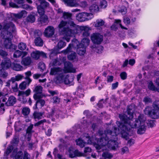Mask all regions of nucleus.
I'll return each mask as SVG.
<instances>
[{
  "instance_id": "nucleus-37",
  "label": "nucleus",
  "mask_w": 159,
  "mask_h": 159,
  "mask_svg": "<svg viewBox=\"0 0 159 159\" xmlns=\"http://www.w3.org/2000/svg\"><path fill=\"white\" fill-rule=\"evenodd\" d=\"M30 111V108L27 107H24L22 110V113L25 116H28Z\"/></svg>"
},
{
  "instance_id": "nucleus-3",
  "label": "nucleus",
  "mask_w": 159,
  "mask_h": 159,
  "mask_svg": "<svg viewBox=\"0 0 159 159\" xmlns=\"http://www.w3.org/2000/svg\"><path fill=\"white\" fill-rule=\"evenodd\" d=\"M117 129L115 127L113 131L110 129H107L104 131L105 137L99 139L98 143L102 146L107 145L109 148L114 149L117 146V140L118 138L116 133Z\"/></svg>"
},
{
  "instance_id": "nucleus-40",
  "label": "nucleus",
  "mask_w": 159,
  "mask_h": 159,
  "mask_svg": "<svg viewBox=\"0 0 159 159\" xmlns=\"http://www.w3.org/2000/svg\"><path fill=\"white\" fill-rule=\"evenodd\" d=\"M26 20L28 22L33 23L35 21V18L34 15H30L27 16Z\"/></svg>"
},
{
  "instance_id": "nucleus-35",
  "label": "nucleus",
  "mask_w": 159,
  "mask_h": 159,
  "mask_svg": "<svg viewBox=\"0 0 159 159\" xmlns=\"http://www.w3.org/2000/svg\"><path fill=\"white\" fill-rule=\"evenodd\" d=\"M152 110L151 107L148 106L144 110V112L145 114L151 117V115H152Z\"/></svg>"
},
{
  "instance_id": "nucleus-15",
  "label": "nucleus",
  "mask_w": 159,
  "mask_h": 159,
  "mask_svg": "<svg viewBox=\"0 0 159 159\" xmlns=\"http://www.w3.org/2000/svg\"><path fill=\"white\" fill-rule=\"evenodd\" d=\"M144 121L143 123H141L139 125H138L135 128H136L138 127L139 126V128L138 129L137 133L139 134H142L144 133L146 129V126L145 125ZM132 128V127H131Z\"/></svg>"
},
{
  "instance_id": "nucleus-22",
  "label": "nucleus",
  "mask_w": 159,
  "mask_h": 159,
  "mask_svg": "<svg viewBox=\"0 0 159 159\" xmlns=\"http://www.w3.org/2000/svg\"><path fill=\"white\" fill-rule=\"evenodd\" d=\"M32 62L31 58L30 57H27L23 58L21 61V64L24 66L30 65Z\"/></svg>"
},
{
  "instance_id": "nucleus-42",
  "label": "nucleus",
  "mask_w": 159,
  "mask_h": 159,
  "mask_svg": "<svg viewBox=\"0 0 159 159\" xmlns=\"http://www.w3.org/2000/svg\"><path fill=\"white\" fill-rule=\"evenodd\" d=\"M76 54L75 52H73L69 55L67 56L68 59L70 60H73L75 59L76 57Z\"/></svg>"
},
{
  "instance_id": "nucleus-55",
  "label": "nucleus",
  "mask_w": 159,
  "mask_h": 159,
  "mask_svg": "<svg viewBox=\"0 0 159 159\" xmlns=\"http://www.w3.org/2000/svg\"><path fill=\"white\" fill-rule=\"evenodd\" d=\"M22 8L26 10H31L33 9V7L27 4L22 5L21 6Z\"/></svg>"
},
{
  "instance_id": "nucleus-53",
  "label": "nucleus",
  "mask_w": 159,
  "mask_h": 159,
  "mask_svg": "<svg viewBox=\"0 0 159 159\" xmlns=\"http://www.w3.org/2000/svg\"><path fill=\"white\" fill-rule=\"evenodd\" d=\"M52 99L53 102L55 104L59 103L60 100V98L57 96H54Z\"/></svg>"
},
{
  "instance_id": "nucleus-62",
  "label": "nucleus",
  "mask_w": 159,
  "mask_h": 159,
  "mask_svg": "<svg viewBox=\"0 0 159 159\" xmlns=\"http://www.w3.org/2000/svg\"><path fill=\"white\" fill-rule=\"evenodd\" d=\"M123 21L126 25H128L130 23V20L129 18L124 16L123 19Z\"/></svg>"
},
{
  "instance_id": "nucleus-39",
  "label": "nucleus",
  "mask_w": 159,
  "mask_h": 159,
  "mask_svg": "<svg viewBox=\"0 0 159 159\" xmlns=\"http://www.w3.org/2000/svg\"><path fill=\"white\" fill-rule=\"evenodd\" d=\"M16 80L14 79V77H12L10 80L6 82V86L7 87H9L11 84L12 85L16 83Z\"/></svg>"
},
{
  "instance_id": "nucleus-9",
  "label": "nucleus",
  "mask_w": 159,
  "mask_h": 159,
  "mask_svg": "<svg viewBox=\"0 0 159 159\" xmlns=\"http://www.w3.org/2000/svg\"><path fill=\"white\" fill-rule=\"evenodd\" d=\"M64 73H75L76 71L75 69L73 68L72 64L69 61L66 62L64 63Z\"/></svg>"
},
{
  "instance_id": "nucleus-52",
  "label": "nucleus",
  "mask_w": 159,
  "mask_h": 159,
  "mask_svg": "<svg viewBox=\"0 0 159 159\" xmlns=\"http://www.w3.org/2000/svg\"><path fill=\"white\" fill-rule=\"evenodd\" d=\"M40 2V6H41V7H46L49 6V3L45 1V0H43L41 1Z\"/></svg>"
},
{
  "instance_id": "nucleus-4",
  "label": "nucleus",
  "mask_w": 159,
  "mask_h": 159,
  "mask_svg": "<svg viewBox=\"0 0 159 159\" xmlns=\"http://www.w3.org/2000/svg\"><path fill=\"white\" fill-rule=\"evenodd\" d=\"M67 24L66 21L62 20L61 21L58 25L59 29L60 34L61 35H63L62 37L63 39H65L67 42H69L70 39V37L72 36V34H70V33H71L73 29H70L68 27H65Z\"/></svg>"
},
{
  "instance_id": "nucleus-27",
  "label": "nucleus",
  "mask_w": 159,
  "mask_h": 159,
  "mask_svg": "<svg viewBox=\"0 0 159 159\" xmlns=\"http://www.w3.org/2000/svg\"><path fill=\"white\" fill-rule=\"evenodd\" d=\"M39 20L41 24H46L48 22V18L47 16L45 15L41 16Z\"/></svg>"
},
{
  "instance_id": "nucleus-50",
  "label": "nucleus",
  "mask_w": 159,
  "mask_h": 159,
  "mask_svg": "<svg viewBox=\"0 0 159 159\" xmlns=\"http://www.w3.org/2000/svg\"><path fill=\"white\" fill-rule=\"evenodd\" d=\"M22 159H30V155L26 151H24Z\"/></svg>"
},
{
  "instance_id": "nucleus-51",
  "label": "nucleus",
  "mask_w": 159,
  "mask_h": 159,
  "mask_svg": "<svg viewBox=\"0 0 159 159\" xmlns=\"http://www.w3.org/2000/svg\"><path fill=\"white\" fill-rule=\"evenodd\" d=\"M120 76L122 80H125L127 79V74L126 72L123 71L120 74Z\"/></svg>"
},
{
  "instance_id": "nucleus-1",
  "label": "nucleus",
  "mask_w": 159,
  "mask_h": 159,
  "mask_svg": "<svg viewBox=\"0 0 159 159\" xmlns=\"http://www.w3.org/2000/svg\"><path fill=\"white\" fill-rule=\"evenodd\" d=\"M135 110L134 105H130L128 107L127 112L129 116L124 115H120V131L122 138L126 140L128 139L129 134L128 132L130 129V127L135 128L139 125L141 123H143L146 120V118L143 114H140L138 116L137 119L134 120H132L133 118V113Z\"/></svg>"
},
{
  "instance_id": "nucleus-14",
  "label": "nucleus",
  "mask_w": 159,
  "mask_h": 159,
  "mask_svg": "<svg viewBox=\"0 0 159 159\" xmlns=\"http://www.w3.org/2000/svg\"><path fill=\"white\" fill-rule=\"evenodd\" d=\"M43 95L41 96L40 97H38V98L37 99H34L36 101L33 107V109L34 110H35L37 109V104L38 103H39L40 104V106L41 107L44 106L45 104V102L44 100L42 99L43 97Z\"/></svg>"
},
{
  "instance_id": "nucleus-63",
  "label": "nucleus",
  "mask_w": 159,
  "mask_h": 159,
  "mask_svg": "<svg viewBox=\"0 0 159 159\" xmlns=\"http://www.w3.org/2000/svg\"><path fill=\"white\" fill-rule=\"evenodd\" d=\"M121 152L122 154L125 153H127L129 152V150L128 148L127 147H125L121 149Z\"/></svg>"
},
{
  "instance_id": "nucleus-6",
  "label": "nucleus",
  "mask_w": 159,
  "mask_h": 159,
  "mask_svg": "<svg viewBox=\"0 0 159 159\" xmlns=\"http://www.w3.org/2000/svg\"><path fill=\"white\" fill-rule=\"evenodd\" d=\"M63 69L58 67H54L52 68L50 72L51 75H56V79L57 80L62 81L64 77Z\"/></svg>"
},
{
  "instance_id": "nucleus-23",
  "label": "nucleus",
  "mask_w": 159,
  "mask_h": 159,
  "mask_svg": "<svg viewBox=\"0 0 159 159\" xmlns=\"http://www.w3.org/2000/svg\"><path fill=\"white\" fill-rule=\"evenodd\" d=\"M90 42L89 39L87 38H84L82 40L81 43L79 44L80 47H86L89 45Z\"/></svg>"
},
{
  "instance_id": "nucleus-30",
  "label": "nucleus",
  "mask_w": 159,
  "mask_h": 159,
  "mask_svg": "<svg viewBox=\"0 0 159 159\" xmlns=\"http://www.w3.org/2000/svg\"><path fill=\"white\" fill-rule=\"evenodd\" d=\"M148 87L149 89L152 91H159V88H156L151 81L149 82Z\"/></svg>"
},
{
  "instance_id": "nucleus-49",
  "label": "nucleus",
  "mask_w": 159,
  "mask_h": 159,
  "mask_svg": "<svg viewBox=\"0 0 159 159\" xmlns=\"http://www.w3.org/2000/svg\"><path fill=\"white\" fill-rule=\"evenodd\" d=\"M73 45L72 44L70 43L66 49L63 51L64 53L66 54L70 52L71 50V47Z\"/></svg>"
},
{
  "instance_id": "nucleus-20",
  "label": "nucleus",
  "mask_w": 159,
  "mask_h": 159,
  "mask_svg": "<svg viewBox=\"0 0 159 159\" xmlns=\"http://www.w3.org/2000/svg\"><path fill=\"white\" fill-rule=\"evenodd\" d=\"M11 67L13 70L17 71L21 70L23 69V66L15 61L12 63Z\"/></svg>"
},
{
  "instance_id": "nucleus-17",
  "label": "nucleus",
  "mask_w": 159,
  "mask_h": 159,
  "mask_svg": "<svg viewBox=\"0 0 159 159\" xmlns=\"http://www.w3.org/2000/svg\"><path fill=\"white\" fill-rule=\"evenodd\" d=\"M69 155L70 157L73 158L76 157L82 156L84 154L80 152L78 150H75L74 151H70Z\"/></svg>"
},
{
  "instance_id": "nucleus-56",
  "label": "nucleus",
  "mask_w": 159,
  "mask_h": 159,
  "mask_svg": "<svg viewBox=\"0 0 159 159\" xmlns=\"http://www.w3.org/2000/svg\"><path fill=\"white\" fill-rule=\"evenodd\" d=\"M46 122V120L45 119L41 120L35 123L34 124V126H38L40 125H43L44 123Z\"/></svg>"
},
{
  "instance_id": "nucleus-29",
  "label": "nucleus",
  "mask_w": 159,
  "mask_h": 159,
  "mask_svg": "<svg viewBox=\"0 0 159 159\" xmlns=\"http://www.w3.org/2000/svg\"><path fill=\"white\" fill-rule=\"evenodd\" d=\"M119 25V20H115L114 24L111 27V30L116 31Z\"/></svg>"
},
{
  "instance_id": "nucleus-38",
  "label": "nucleus",
  "mask_w": 159,
  "mask_h": 159,
  "mask_svg": "<svg viewBox=\"0 0 159 159\" xmlns=\"http://www.w3.org/2000/svg\"><path fill=\"white\" fill-rule=\"evenodd\" d=\"M33 124H31L28 127L26 130V134H32V133L34 132V131L32 130L33 128Z\"/></svg>"
},
{
  "instance_id": "nucleus-33",
  "label": "nucleus",
  "mask_w": 159,
  "mask_h": 159,
  "mask_svg": "<svg viewBox=\"0 0 159 159\" xmlns=\"http://www.w3.org/2000/svg\"><path fill=\"white\" fill-rule=\"evenodd\" d=\"M76 143L77 145L79 146L80 147L82 148L84 147L85 144L86 143L84 142L82 139L80 138H79L78 139L76 140Z\"/></svg>"
},
{
  "instance_id": "nucleus-18",
  "label": "nucleus",
  "mask_w": 159,
  "mask_h": 159,
  "mask_svg": "<svg viewBox=\"0 0 159 159\" xmlns=\"http://www.w3.org/2000/svg\"><path fill=\"white\" fill-rule=\"evenodd\" d=\"M16 98L13 96H10L7 102L5 103L7 106H12L16 103Z\"/></svg>"
},
{
  "instance_id": "nucleus-2",
  "label": "nucleus",
  "mask_w": 159,
  "mask_h": 159,
  "mask_svg": "<svg viewBox=\"0 0 159 159\" xmlns=\"http://www.w3.org/2000/svg\"><path fill=\"white\" fill-rule=\"evenodd\" d=\"M16 31V28L15 25L12 22L6 23L3 25L1 36L4 39V45L5 48L8 49L10 51L15 50L16 46L11 43V40L13 37L12 33Z\"/></svg>"
},
{
  "instance_id": "nucleus-8",
  "label": "nucleus",
  "mask_w": 159,
  "mask_h": 159,
  "mask_svg": "<svg viewBox=\"0 0 159 159\" xmlns=\"http://www.w3.org/2000/svg\"><path fill=\"white\" fill-rule=\"evenodd\" d=\"M103 36L98 33H94L91 35V39L94 44H100L103 40Z\"/></svg>"
},
{
  "instance_id": "nucleus-57",
  "label": "nucleus",
  "mask_w": 159,
  "mask_h": 159,
  "mask_svg": "<svg viewBox=\"0 0 159 159\" xmlns=\"http://www.w3.org/2000/svg\"><path fill=\"white\" fill-rule=\"evenodd\" d=\"M42 33L40 30H36L34 31V36L35 38L36 37H40Z\"/></svg>"
},
{
  "instance_id": "nucleus-46",
  "label": "nucleus",
  "mask_w": 159,
  "mask_h": 159,
  "mask_svg": "<svg viewBox=\"0 0 159 159\" xmlns=\"http://www.w3.org/2000/svg\"><path fill=\"white\" fill-rule=\"evenodd\" d=\"M66 43L60 40L58 43V48L60 49H61L66 46Z\"/></svg>"
},
{
  "instance_id": "nucleus-36",
  "label": "nucleus",
  "mask_w": 159,
  "mask_h": 159,
  "mask_svg": "<svg viewBox=\"0 0 159 159\" xmlns=\"http://www.w3.org/2000/svg\"><path fill=\"white\" fill-rule=\"evenodd\" d=\"M72 14L71 13L68 12H64L63 13L62 17L65 19H70L71 18Z\"/></svg>"
},
{
  "instance_id": "nucleus-34",
  "label": "nucleus",
  "mask_w": 159,
  "mask_h": 159,
  "mask_svg": "<svg viewBox=\"0 0 159 159\" xmlns=\"http://www.w3.org/2000/svg\"><path fill=\"white\" fill-rule=\"evenodd\" d=\"M152 110L151 107L148 106L144 110V112L145 114L151 117V115H152Z\"/></svg>"
},
{
  "instance_id": "nucleus-12",
  "label": "nucleus",
  "mask_w": 159,
  "mask_h": 159,
  "mask_svg": "<svg viewBox=\"0 0 159 159\" xmlns=\"http://www.w3.org/2000/svg\"><path fill=\"white\" fill-rule=\"evenodd\" d=\"M54 27L51 26H49L45 29L44 32V35L46 37H51L54 35Z\"/></svg>"
},
{
  "instance_id": "nucleus-54",
  "label": "nucleus",
  "mask_w": 159,
  "mask_h": 159,
  "mask_svg": "<svg viewBox=\"0 0 159 159\" xmlns=\"http://www.w3.org/2000/svg\"><path fill=\"white\" fill-rule=\"evenodd\" d=\"M127 12V9L126 7L124 6H121L120 9V12L123 15L126 14Z\"/></svg>"
},
{
  "instance_id": "nucleus-5",
  "label": "nucleus",
  "mask_w": 159,
  "mask_h": 159,
  "mask_svg": "<svg viewBox=\"0 0 159 159\" xmlns=\"http://www.w3.org/2000/svg\"><path fill=\"white\" fill-rule=\"evenodd\" d=\"M90 28L87 26H80L79 29L74 28L71 33H70V34H72V36L75 34H78L80 35V33L82 36L84 38H87L90 35Z\"/></svg>"
},
{
  "instance_id": "nucleus-48",
  "label": "nucleus",
  "mask_w": 159,
  "mask_h": 159,
  "mask_svg": "<svg viewBox=\"0 0 159 159\" xmlns=\"http://www.w3.org/2000/svg\"><path fill=\"white\" fill-rule=\"evenodd\" d=\"M22 52L17 50L13 54V57L18 58L20 57L22 54Z\"/></svg>"
},
{
  "instance_id": "nucleus-28",
  "label": "nucleus",
  "mask_w": 159,
  "mask_h": 159,
  "mask_svg": "<svg viewBox=\"0 0 159 159\" xmlns=\"http://www.w3.org/2000/svg\"><path fill=\"white\" fill-rule=\"evenodd\" d=\"M105 22L102 19H98L94 22V25L96 27H100L104 25Z\"/></svg>"
},
{
  "instance_id": "nucleus-64",
  "label": "nucleus",
  "mask_w": 159,
  "mask_h": 159,
  "mask_svg": "<svg viewBox=\"0 0 159 159\" xmlns=\"http://www.w3.org/2000/svg\"><path fill=\"white\" fill-rule=\"evenodd\" d=\"M147 123L148 126L151 128L153 127L155 125L153 121L152 120L149 121Z\"/></svg>"
},
{
  "instance_id": "nucleus-13",
  "label": "nucleus",
  "mask_w": 159,
  "mask_h": 159,
  "mask_svg": "<svg viewBox=\"0 0 159 159\" xmlns=\"http://www.w3.org/2000/svg\"><path fill=\"white\" fill-rule=\"evenodd\" d=\"M31 55V57L35 60H38L41 56L43 57H46L45 53L43 52H40L39 51L33 52Z\"/></svg>"
},
{
  "instance_id": "nucleus-11",
  "label": "nucleus",
  "mask_w": 159,
  "mask_h": 159,
  "mask_svg": "<svg viewBox=\"0 0 159 159\" xmlns=\"http://www.w3.org/2000/svg\"><path fill=\"white\" fill-rule=\"evenodd\" d=\"M42 87L40 85H37L34 87L33 91L35 93L34 94L33 98L34 99H36L38 97L40 98L41 96H43L42 93Z\"/></svg>"
},
{
  "instance_id": "nucleus-59",
  "label": "nucleus",
  "mask_w": 159,
  "mask_h": 159,
  "mask_svg": "<svg viewBox=\"0 0 159 159\" xmlns=\"http://www.w3.org/2000/svg\"><path fill=\"white\" fill-rule=\"evenodd\" d=\"M100 6L102 8H105L107 6V2L105 0H103L100 2Z\"/></svg>"
},
{
  "instance_id": "nucleus-58",
  "label": "nucleus",
  "mask_w": 159,
  "mask_h": 159,
  "mask_svg": "<svg viewBox=\"0 0 159 159\" xmlns=\"http://www.w3.org/2000/svg\"><path fill=\"white\" fill-rule=\"evenodd\" d=\"M26 87V83L25 82H23L20 84L19 88L21 90L25 89Z\"/></svg>"
},
{
  "instance_id": "nucleus-7",
  "label": "nucleus",
  "mask_w": 159,
  "mask_h": 159,
  "mask_svg": "<svg viewBox=\"0 0 159 159\" xmlns=\"http://www.w3.org/2000/svg\"><path fill=\"white\" fill-rule=\"evenodd\" d=\"M93 17L92 13L83 12L77 14L76 16V19L80 21L83 22L91 20Z\"/></svg>"
},
{
  "instance_id": "nucleus-44",
  "label": "nucleus",
  "mask_w": 159,
  "mask_h": 159,
  "mask_svg": "<svg viewBox=\"0 0 159 159\" xmlns=\"http://www.w3.org/2000/svg\"><path fill=\"white\" fill-rule=\"evenodd\" d=\"M0 55L2 57V58H7V57L8 55V53L2 49L0 50Z\"/></svg>"
},
{
  "instance_id": "nucleus-32",
  "label": "nucleus",
  "mask_w": 159,
  "mask_h": 159,
  "mask_svg": "<svg viewBox=\"0 0 159 159\" xmlns=\"http://www.w3.org/2000/svg\"><path fill=\"white\" fill-rule=\"evenodd\" d=\"M89 10L91 12H97L99 10V7L97 5L93 4L90 7Z\"/></svg>"
},
{
  "instance_id": "nucleus-45",
  "label": "nucleus",
  "mask_w": 159,
  "mask_h": 159,
  "mask_svg": "<svg viewBox=\"0 0 159 159\" xmlns=\"http://www.w3.org/2000/svg\"><path fill=\"white\" fill-rule=\"evenodd\" d=\"M102 156L103 157L105 158L109 159L113 157V156L111 154L108 152H103L102 154Z\"/></svg>"
},
{
  "instance_id": "nucleus-19",
  "label": "nucleus",
  "mask_w": 159,
  "mask_h": 159,
  "mask_svg": "<svg viewBox=\"0 0 159 159\" xmlns=\"http://www.w3.org/2000/svg\"><path fill=\"white\" fill-rule=\"evenodd\" d=\"M27 15V12L24 10H22L17 14H13L12 16L14 17L16 19H20L22 17H25Z\"/></svg>"
},
{
  "instance_id": "nucleus-24",
  "label": "nucleus",
  "mask_w": 159,
  "mask_h": 159,
  "mask_svg": "<svg viewBox=\"0 0 159 159\" xmlns=\"http://www.w3.org/2000/svg\"><path fill=\"white\" fill-rule=\"evenodd\" d=\"M77 52L78 54L80 55H83L86 52V48L85 47H80L79 45L77 44Z\"/></svg>"
},
{
  "instance_id": "nucleus-60",
  "label": "nucleus",
  "mask_w": 159,
  "mask_h": 159,
  "mask_svg": "<svg viewBox=\"0 0 159 159\" xmlns=\"http://www.w3.org/2000/svg\"><path fill=\"white\" fill-rule=\"evenodd\" d=\"M24 77V76L23 75L18 74L15 76L14 79L16 80V81H19L23 78Z\"/></svg>"
},
{
  "instance_id": "nucleus-41",
  "label": "nucleus",
  "mask_w": 159,
  "mask_h": 159,
  "mask_svg": "<svg viewBox=\"0 0 159 159\" xmlns=\"http://www.w3.org/2000/svg\"><path fill=\"white\" fill-rule=\"evenodd\" d=\"M38 11L40 15L42 16L44 15V9L41 6H38L37 7Z\"/></svg>"
},
{
  "instance_id": "nucleus-61",
  "label": "nucleus",
  "mask_w": 159,
  "mask_h": 159,
  "mask_svg": "<svg viewBox=\"0 0 159 159\" xmlns=\"http://www.w3.org/2000/svg\"><path fill=\"white\" fill-rule=\"evenodd\" d=\"M153 107L155 109L159 110V102H155L153 104Z\"/></svg>"
},
{
  "instance_id": "nucleus-31",
  "label": "nucleus",
  "mask_w": 159,
  "mask_h": 159,
  "mask_svg": "<svg viewBox=\"0 0 159 159\" xmlns=\"http://www.w3.org/2000/svg\"><path fill=\"white\" fill-rule=\"evenodd\" d=\"M43 114L42 112L34 111L33 114V116L35 119H39L42 118Z\"/></svg>"
},
{
  "instance_id": "nucleus-25",
  "label": "nucleus",
  "mask_w": 159,
  "mask_h": 159,
  "mask_svg": "<svg viewBox=\"0 0 159 159\" xmlns=\"http://www.w3.org/2000/svg\"><path fill=\"white\" fill-rule=\"evenodd\" d=\"M152 112L151 118L154 119L159 118V110L154 109L152 110Z\"/></svg>"
},
{
  "instance_id": "nucleus-10",
  "label": "nucleus",
  "mask_w": 159,
  "mask_h": 159,
  "mask_svg": "<svg viewBox=\"0 0 159 159\" xmlns=\"http://www.w3.org/2000/svg\"><path fill=\"white\" fill-rule=\"evenodd\" d=\"M74 77L72 76H70L68 75H66L64 74V77L62 81L58 80L59 82H64L66 84H69L70 85H73L74 84Z\"/></svg>"
},
{
  "instance_id": "nucleus-26",
  "label": "nucleus",
  "mask_w": 159,
  "mask_h": 159,
  "mask_svg": "<svg viewBox=\"0 0 159 159\" xmlns=\"http://www.w3.org/2000/svg\"><path fill=\"white\" fill-rule=\"evenodd\" d=\"M34 43L37 46L42 47L43 45V42L42 39L40 37H39L35 39Z\"/></svg>"
},
{
  "instance_id": "nucleus-47",
  "label": "nucleus",
  "mask_w": 159,
  "mask_h": 159,
  "mask_svg": "<svg viewBox=\"0 0 159 159\" xmlns=\"http://www.w3.org/2000/svg\"><path fill=\"white\" fill-rule=\"evenodd\" d=\"M14 147L12 145H9L7 148V150L5 153L6 154L7 156L13 150Z\"/></svg>"
},
{
  "instance_id": "nucleus-43",
  "label": "nucleus",
  "mask_w": 159,
  "mask_h": 159,
  "mask_svg": "<svg viewBox=\"0 0 159 159\" xmlns=\"http://www.w3.org/2000/svg\"><path fill=\"white\" fill-rule=\"evenodd\" d=\"M18 48L21 50H25L26 48V44L24 43H20L18 45Z\"/></svg>"
},
{
  "instance_id": "nucleus-21",
  "label": "nucleus",
  "mask_w": 159,
  "mask_h": 159,
  "mask_svg": "<svg viewBox=\"0 0 159 159\" xmlns=\"http://www.w3.org/2000/svg\"><path fill=\"white\" fill-rule=\"evenodd\" d=\"M15 149L12 153V156L14 159H22L23 157V152L21 151H19L16 152L15 154Z\"/></svg>"
},
{
  "instance_id": "nucleus-16",
  "label": "nucleus",
  "mask_w": 159,
  "mask_h": 159,
  "mask_svg": "<svg viewBox=\"0 0 159 159\" xmlns=\"http://www.w3.org/2000/svg\"><path fill=\"white\" fill-rule=\"evenodd\" d=\"M62 1L68 7H77L79 5L78 3L75 1H74L73 0H63Z\"/></svg>"
}]
</instances>
